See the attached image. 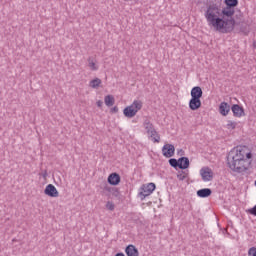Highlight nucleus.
<instances>
[{
	"label": "nucleus",
	"instance_id": "obj_1",
	"mask_svg": "<svg viewBox=\"0 0 256 256\" xmlns=\"http://www.w3.org/2000/svg\"><path fill=\"white\" fill-rule=\"evenodd\" d=\"M221 5H223V0L210 1L204 16L206 17L208 23H211L217 31L225 29L226 32H231L235 28V19H222Z\"/></svg>",
	"mask_w": 256,
	"mask_h": 256
},
{
	"label": "nucleus",
	"instance_id": "obj_2",
	"mask_svg": "<svg viewBox=\"0 0 256 256\" xmlns=\"http://www.w3.org/2000/svg\"><path fill=\"white\" fill-rule=\"evenodd\" d=\"M253 154L247 152V148L244 146H237L233 148L227 155V165L234 173H243L247 171V165H249V159H252Z\"/></svg>",
	"mask_w": 256,
	"mask_h": 256
},
{
	"label": "nucleus",
	"instance_id": "obj_3",
	"mask_svg": "<svg viewBox=\"0 0 256 256\" xmlns=\"http://www.w3.org/2000/svg\"><path fill=\"white\" fill-rule=\"evenodd\" d=\"M143 109V102L141 100H134L130 106H127L123 110V114L128 119H133L139 111Z\"/></svg>",
	"mask_w": 256,
	"mask_h": 256
},
{
	"label": "nucleus",
	"instance_id": "obj_4",
	"mask_svg": "<svg viewBox=\"0 0 256 256\" xmlns=\"http://www.w3.org/2000/svg\"><path fill=\"white\" fill-rule=\"evenodd\" d=\"M155 189H157V186L153 182H150L148 184H143L140 187V192L138 194L141 201H143L145 197H149V195H151L153 191H155Z\"/></svg>",
	"mask_w": 256,
	"mask_h": 256
},
{
	"label": "nucleus",
	"instance_id": "obj_5",
	"mask_svg": "<svg viewBox=\"0 0 256 256\" xmlns=\"http://www.w3.org/2000/svg\"><path fill=\"white\" fill-rule=\"evenodd\" d=\"M100 189H102V193L106 197H111V195H113V197L117 198L119 197V195H121V192H119V188L111 187L109 186V184H107V182L102 183L100 185Z\"/></svg>",
	"mask_w": 256,
	"mask_h": 256
},
{
	"label": "nucleus",
	"instance_id": "obj_6",
	"mask_svg": "<svg viewBox=\"0 0 256 256\" xmlns=\"http://www.w3.org/2000/svg\"><path fill=\"white\" fill-rule=\"evenodd\" d=\"M220 15L222 16L221 19H224V21L234 19L233 16L235 15V8H230L226 6L220 11Z\"/></svg>",
	"mask_w": 256,
	"mask_h": 256
},
{
	"label": "nucleus",
	"instance_id": "obj_7",
	"mask_svg": "<svg viewBox=\"0 0 256 256\" xmlns=\"http://www.w3.org/2000/svg\"><path fill=\"white\" fill-rule=\"evenodd\" d=\"M200 175L202 177V181H213L214 173L213 170L209 167H203L200 169Z\"/></svg>",
	"mask_w": 256,
	"mask_h": 256
},
{
	"label": "nucleus",
	"instance_id": "obj_8",
	"mask_svg": "<svg viewBox=\"0 0 256 256\" xmlns=\"http://www.w3.org/2000/svg\"><path fill=\"white\" fill-rule=\"evenodd\" d=\"M162 155L166 157V159H170L175 155V146L173 144H165L162 147Z\"/></svg>",
	"mask_w": 256,
	"mask_h": 256
},
{
	"label": "nucleus",
	"instance_id": "obj_9",
	"mask_svg": "<svg viewBox=\"0 0 256 256\" xmlns=\"http://www.w3.org/2000/svg\"><path fill=\"white\" fill-rule=\"evenodd\" d=\"M231 111L233 113L234 117H245V108H243V106L239 105V104H233L231 106Z\"/></svg>",
	"mask_w": 256,
	"mask_h": 256
},
{
	"label": "nucleus",
	"instance_id": "obj_10",
	"mask_svg": "<svg viewBox=\"0 0 256 256\" xmlns=\"http://www.w3.org/2000/svg\"><path fill=\"white\" fill-rule=\"evenodd\" d=\"M107 183L115 187L121 183V176L119 173L113 172L108 176Z\"/></svg>",
	"mask_w": 256,
	"mask_h": 256
},
{
	"label": "nucleus",
	"instance_id": "obj_11",
	"mask_svg": "<svg viewBox=\"0 0 256 256\" xmlns=\"http://www.w3.org/2000/svg\"><path fill=\"white\" fill-rule=\"evenodd\" d=\"M143 125L149 137H153V135H157V130H155V126H153V123H151L149 119L144 120Z\"/></svg>",
	"mask_w": 256,
	"mask_h": 256
},
{
	"label": "nucleus",
	"instance_id": "obj_12",
	"mask_svg": "<svg viewBox=\"0 0 256 256\" xmlns=\"http://www.w3.org/2000/svg\"><path fill=\"white\" fill-rule=\"evenodd\" d=\"M44 193L48 197H59V191L57 190V188L53 184H48L46 186V188L44 189Z\"/></svg>",
	"mask_w": 256,
	"mask_h": 256
},
{
	"label": "nucleus",
	"instance_id": "obj_13",
	"mask_svg": "<svg viewBox=\"0 0 256 256\" xmlns=\"http://www.w3.org/2000/svg\"><path fill=\"white\" fill-rule=\"evenodd\" d=\"M191 162L188 157L182 156L178 159V169L184 171L185 169H189Z\"/></svg>",
	"mask_w": 256,
	"mask_h": 256
},
{
	"label": "nucleus",
	"instance_id": "obj_14",
	"mask_svg": "<svg viewBox=\"0 0 256 256\" xmlns=\"http://www.w3.org/2000/svg\"><path fill=\"white\" fill-rule=\"evenodd\" d=\"M229 111H231V105L227 102H221L219 105V113L223 115V117H227Z\"/></svg>",
	"mask_w": 256,
	"mask_h": 256
},
{
	"label": "nucleus",
	"instance_id": "obj_15",
	"mask_svg": "<svg viewBox=\"0 0 256 256\" xmlns=\"http://www.w3.org/2000/svg\"><path fill=\"white\" fill-rule=\"evenodd\" d=\"M190 95L192 99H201L203 97V89L200 86H195L191 89Z\"/></svg>",
	"mask_w": 256,
	"mask_h": 256
},
{
	"label": "nucleus",
	"instance_id": "obj_16",
	"mask_svg": "<svg viewBox=\"0 0 256 256\" xmlns=\"http://www.w3.org/2000/svg\"><path fill=\"white\" fill-rule=\"evenodd\" d=\"M189 109L191 111H197V109H201V99L191 98L189 101Z\"/></svg>",
	"mask_w": 256,
	"mask_h": 256
},
{
	"label": "nucleus",
	"instance_id": "obj_17",
	"mask_svg": "<svg viewBox=\"0 0 256 256\" xmlns=\"http://www.w3.org/2000/svg\"><path fill=\"white\" fill-rule=\"evenodd\" d=\"M212 193L211 188H202L196 192V195L201 199H206V197H211Z\"/></svg>",
	"mask_w": 256,
	"mask_h": 256
},
{
	"label": "nucleus",
	"instance_id": "obj_18",
	"mask_svg": "<svg viewBox=\"0 0 256 256\" xmlns=\"http://www.w3.org/2000/svg\"><path fill=\"white\" fill-rule=\"evenodd\" d=\"M125 253L127 256H139V249L135 245L130 244L126 246Z\"/></svg>",
	"mask_w": 256,
	"mask_h": 256
},
{
	"label": "nucleus",
	"instance_id": "obj_19",
	"mask_svg": "<svg viewBox=\"0 0 256 256\" xmlns=\"http://www.w3.org/2000/svg\"><path fill=\"white\" fill-rule=\"evenodd\" d=\"M87 61L91 71H99V65H97V60L93 56L88 57Z\"/></svg>",
	"mask_w": 256,
	"mask_h": 256
},
{
	"label": "nucleus",
	"instance_id": "obj_20",
	"mask_svg": "<svg viewBox=\"0 0 256 256\" xmlns=\"http://www.w3.org/2000/svg\"><path fill=\"white\" fill-rule=\"evenodd\" d=\"M104 103L107 107H113V105H115V97H113V95L105 96Z\"/></svg>",
	"mask_w": 256,
	"mask_h": 256
},
{
	"label": "nucleus",
	"instance_id": "obj_21",
	"mask_svg": "<svg viewBox=\"0 0 256 256\" xmlns=\"http://www.w3.org/2000/svg\"><path fill=\"white\" fill-rule=\"evenodd\" d=\"M224 3L226 5V7L235 9V7H237V5H239V0H224Z\"/></svg>",
	"mask_w": 256,
	"mask_h": 256
},
{
	"label": "nucleus",
	"instance_id": "obj_22",
	"mask_svg": "<svg viewBox=\"0 0 256 256\" xmlns=\"http://www.w3.org/2000/svg\"><path fill=\"white\" fill-rule=\"evenodd\" d=\"M99 85H101V79H99V78H95L90 81V87H92V89H97V87H99Z\"/></svg>",
	"mask_w": 256,
	"mask_h": 256
},
{
	"label": "nucleus",
	"instance_id": "obj_23",
	"mask_svg": "<svg viewBox=\"0 0 256 256\" xmlns=\"http://www.w3.org/2000/svg\"><path fill=\"white\" fill-rule=\"evenodd\" d=\"M168 163H169L170 167H173V169H179V167H178V159L170 158L168 160Z\"/></svg>",
	"mask_w": 256,
	"mask_h": 256
},
{
	"label": "nucleus",
	"instance_id": "obj_24",
	"mask_svg": "<svg viewBox=\"0 0 256 256\" xmlns=\"http://www.w3.org/2000/svg\"><path fill=\"white\" fill-rule=\"evenodd\" d=\"M106 209H108V211H115V204L111 201H108L106 203Z\"/></svg>",
	"mask_w": 256,
	"mask_h": 256
},
{
	"label": "nucleus",
	"instance_id": "obj_25",
	"mask_svg": "<svg viewBox=\"0 0 256 256\" xmlns=\"http://www.w3.org/2000/svg\"><path fill=\"white\" fill-rule=\"evenodd\" d=\"M237 127V122H233L231 120L227 123V129H235Z\"/></svg>",
	"mask_w": 256,
	"mask_h": 256
},
{
	"label": "nucleus",
	"instance_id": "obj_26",
	"mask_svg": "<svg viewBox=\"0 0 256 256\" xmlns=\"http://www.w3.org/2000/svg\"><path fill=\"white\" fill-rule=\"evenodd\" d=\"M153 141V143H159V141H161V136L159 135V133H157V135H153V137H150Z\"/></svg>",
	"mask_w": 256,
	"mask_h": 256
},
{
	"label": "nucleus",
	"instance_id": "obj_27",
	"mask_svg": "<svg viewBox=\"0 0 256 256\" xmlns=\"http://www.w3.org/2000/svg\"><path fill=\"white\" fill-rule=\"evenodd\" d=\"M248 256H256V247H251L248 250Z\"/></svg>",
	"mask_w": 256,
	"mask_h": 256
},
{
	"label": "nucleus",
	"instance_id": "obj_28",
	"mask_svg": "<svg viewBox=\"0 0 256 256\" xmlns=\"http://www.w3.org/2000/svg\"><path fill=\"white\" fill-rule=\"evenodd\" d=\"M111 113H119V108L117 106H114L111 108Z\"/></svg>",
	"mask_w": 256,
	"mask_h": 256
},
{
	"label": "nucleus",
	"instance_id": "obj_29",
	"mask_svg": "<svg viewBox=\"0 0 256 256\" xmlns=\"http://www.w3.org/2000/svg\"><path fill=\"white\" fill-rule=\"evenodd\" d=\"M177 178L179 179V181H185V175L183 174H178Z\"/></svg>",
	"mask_w": 256,
	"mask_h": 256
},
{
	"label": "nucleus",
	"instance_id": "obj_30",
	"mask_svg": "<svg viewBox=\"0 0 256 256\" xmlns=\"http://www.w3.org/2000/svg\"><path fill=\"white\" fill-rule=\"evenodd\" d=\"M96 105H97V107H103V101L102 100H98L96 102Z\"/></svg>",
	"mask_w": 256,
	"mask_h": 256
},
{
	"label": "nucleus",
	"instance_id": "obj_31",
	"mask_svg": "<svg viewBox=\"0 0 256 256\" xmlns=\"http://www.w3.org/2000/svg\"><path fill=\"white\" fill-rule=\"evenodd\" d=\"M177 155L183 156V155H185V151H183V149H180L177 151Z\"/></svg>",
	"mask_w": 256,
	"mask_h": 256
},
{
	"label": "nucleus",
	"instance_id": "obj_32",
	"mask_svg": "<svg viewBox=\"0 0 256 256\" xmlns=\"http://www.w3.org/2000/svg\"><path fill=\"white\" fill-rule=\"evenodd\" d=\"M115 256H125V254L123 252H118L115 254Z\"/></svg>",
	"mask_w": 256,
	"mask_h": 256
},
{
	"label": "nucleus",
	"instance_id": "obj_33",
	"mask_svg": "<svg viewBox=\"0 0 256 256\" xmlns=\"http://www.w3.org/2000/svg\"><path fill=\"white\" fill-rule=\"evenodd\" d=\"M43 177L44 179L47 177V170H45V172L43 173Z\"/></svg>",
	"mask_w": 256,
	"mask_h": 256
},
{
	"label": "nucleus",
	"instance_id": "obj_34",
	"mask_svg": "<svg viewBox=\"0 0 256 256\" xmlns=\"http://www.w3.org/2000/svg\"><path fill=\"white\" fill-rule=\"evenodd\" d=\"M253 47L256 49V40L253 41Z\"/></svg>",
	"mask_w": 256,
	"mask_h": 256
},
{
	"label": "nucleus",
	"instance_id": "obj_35",
	"mask_svg": "<svg viewBox=\"0 0 256 256\" xmlns=\"http://www.w3.org/2000/svg\"><path fill=\"white\" fill-rule=\"evenodd\" d=\"M124 1H129V0H124Z\"/></svg>",
	"mask_w": 256,
	"mask_h": 256
}]
</instances>
